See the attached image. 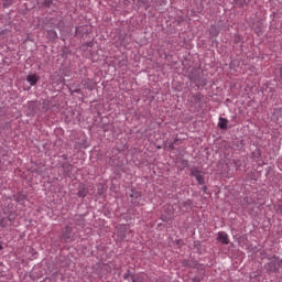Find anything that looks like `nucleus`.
Here are the masks:
<instances>
[{"label": "nucleus", "instance_id": "nucleus-35", "mask_svg": "<svg viewBox=\"0 0 282 282\" xmlns=\"http://www.w3.org/2000/svg\"><path fill=\"white\" fill-rule=\"evenodd\" d=\"M192 282H202V279H199L198 276H194V278L192 279Z\"/></svg>", "mask_w": 282, "mask_h": 282}, {"label": "nucleus", "instance_id": "nucleus-20", "mask_svg": "<svg viewBox=\"0 0 282 282\" xmlns=\"http://www.w3.org/2000/svg\"><path fill=\"white\" fill-rule=\"evenodd\" d=\"M17 217H18L17 212L11 210V212H9L7 219H8V221H14L17 219Z\"/></svg>", "mask_w": 282, "mask_h": 282}, {"label": "nucleus", "instance_id": "nucleus-40", "mask_svg": "<svg viewBox=\"0 0 282 282\" xmlns=\"http://www.w3.org/2000/svg\"><path fill=\"white\" fill-rule=\"evenodd\" d=\"M87 46H88V47H94V42H88V43H87Z\"/></svg>", "mask_w": 282, "mask_h": 282}, {"label": "nucleus", "instance_id": "nucleus-15", "mask_svg": "<svg viewBox=\"0 0 282 282\" xmlns=\"http://www.w3.org/2000/svg\"><path fill=\"white\" fill-rule=\"evenodd\" d=\"M209 35L213 37L219 36V29H217L215 25H212L209 28Z\"/></svg>", "mask_w": 282, "mask_h": 282}, {"label": "nucleus", "instance_id": "nucleus-17", "mask_svg": "<svg viewBox=\"0 0 282 282\" xmlns=\"http://www.w3.org/2000/svg\"><path fill=\"white\" fill-rule=\"evenodd\" d=\"M88 191L85 185L79 187V191L77 193V197H85L87 195Z\"/></svg>", "mask_w": 282, "mask_h": 282}, {"label": "nucleus", "instance_id": "nucleus-44", "mask_svg": "<svg viewBox=\"0 0 282 282\" xmlns=\"http://www.w3.org/2000/svg\"><path fill=\"white\" fill-rule=\"evenodd\" d=\"M0 34H6V31H4V30H2V31L0 32Z\"/></svg>", "mask_w": 282, "mask_h": 282}, {"label": "nucleus", "instance_id": "nucleus-14", "mask_svg": "<svg viewBox=\"0 0 282 282\" xmlns=\"http://www.w3.org/2000/svg\"><path fill=\"white\" fill-rule=\"evenodd\" d=\"M188 166H191L188 160L182 159L178 166L180 171H184V169H188Z\"/></svg>", "mask_w": 282, "mask_h": 282}, {"label": "nucleus", "instance_id": "nucleus-11", "mask_svg": "<svg viewBox=\"0 0 282 282\" xmlns=\"http://www.w3.org/2000/svg\"><path fill=\"white\" fill-rule=\"evenodd\" d=\"M181 208H184L185 213H188L193 208V199H187L181 203Z\"/></svg>", "mask_w": 282, "mask_h": 282}, {"label": "nucleus", "instance_id": "nucleus-21", "mask_svg": "<svg viewBox=\"0 0 282 282\" xmlns=\"http://www.w3.org/2000/svg\"><path fill=\"white\" fill-rule=\"evenodd\" d=\"M235 1V6H237V8H243V6H246V0H234Z\"/></svg>", "mask_w": 282, "mask_h": 282}, {"label": "nucleus", "instance_id": "nucleus-26", "mask_svg": "<svg viewBox=\"0 0 282 282\" xmlns=\"http://www.w3.org/2000/svg\"><path fill=\"white\" fill-rule=\"evenodd\" d=\"M14 3V0H3V8H10Z\"/></svg>", "mask_w": 282, "mask_h": 282}, {"label": "nucleus", "instance_id": "nucleus-6", "mask_svg": "<svg viewBox=\"0 0 282 282\" xmlns=\"http://www.w3.org/2000/svg\"><path fill=\"white\" fill-rule=\"evenodd\" d=\"M37 6L42 9L50 10L54 6V0H36Z\"/></svg>", "mask_w": 282, "mask_h": 282}, {"label": "nucleus", "instance_id": "nucleus-19", "mask_svg": "<svg viewBox=\"0 0 282 282\" xmlns=\"http://www.w3.org/2000/svg\"><path fill=\"white\" fill-rule=\"evenodd\" d=\"M13 199H14V202H17L18 204L21 203V202H24V199H25V194H15V195H13Z\"/></svg>", "mask_w": 282, "mask_h": 282}, {"label": "nucleus", "instance_id": "nucleus-41", "mask_svg": "<svg viewBox=\"0 0 282 282\" xmlns=\"http://www.w3.org/2000/svg\"><path fill=\"white\" fill-rule=\"evenodd\" d=\"M74 36H78V26H77L76 30H75Z\"/></svg>", "mask_w": 282, "mask_h": 282}, {"label": "nucleus", "instance_id": "nucleus-5", "mask_svg": "<svg viewBox=\"0 0 282 282\" xmlns=\"http://www.w3.org/2000/svg\"><path fill=\"white\" fill-rule=\"evenodd\" d=\"M131 197V204H134V206H140V197H142V192H139L137 189H132V193L130 194Z\"/></svg>", "mask_w": 282, "mask_h": 282}, {"label": "nucleus", "instance_id": "nucleus-43", "mask_svg": "<svg viewBox=\"0 0 282 282\" xmlns=\"http://www.w3.org/2000/svg\"><path fill=\"white\" fill-rule=\"evenodd\" d=\"M35 173L41 174V171L39 169L35 170Z\"/></svg>", "mask_w": 282, "mask_h": 282}, {"label": "nucleus", "instance_id": "nucleus-13", "mask_svg": "<svg viewBox=\"0 0 282 282\" xmlns=\"http://www.w3.org/2000/svg\"><path fill=\"white\" fill-rule=\"evenodd\" d=\"M132 282H147V279L144 278V273L142 272L134 273V275H132Z\"/></svg>", "mask_w": 282, "mask_h": 282}, {"label": "nucleus", "instance_id": "nucleus-12", "mask_svg": "<svg viewBox=\"0 0 282 282\" xmlns=\"http://www.w3.org/2000/svg\"><path fill=\"white\" fill-rule=\"evenodd\" d=\"M36 109H39V102L37 101H29L28 110L30 111V113H36Z\"/></svg>", "mask_w": 282, "mask_h": 282}, {"label": "nucleus", "instance_id": "nucleus-7", "mask_svg": "<svg viewBox=\"0 0 282 282\" xmlns=\"http://www.w3.org/2000/svg\"><path fill=\"white\" fill-rule=\"evenodd\" d=\"M217 240L223 243V246H228L230 243V240L228 239V234L225 231L218 232V238Z\"/></svg>", "mask_w": 282, "mask_h": 282}, {"label": "nucleus", "instance_id": "nucleus-1", "mask_svg": "<svg viewBox=\"0 0 282 282\" xmlns=\"http://www.w3.org/2000/svg\"><path fill=\"white\" fill-rule=\"evenodd\" d=\"M267 259L269 262L263 265L267 274H279L282 268V259L279 256H273Z\"/></svg>", "mask_w": 282, "mask_h": 282}, {"label": "nucleus", "instance_id": "nucleus-9", "mask_svg": "<svg viewBox=\"0 0 282 282\" xmlns=\"http://www.w3.org/2000/svg\"><path fill=\"white\" fill-rule=\"evenodd\" d=\"M41 77H39L36 74H31L26 76L28 83L31 85V87H34L36 83H39Z\"/></svg>", "mask_w": 282, "mask_h": 282}, {"label": "nucleus", "instance_id": "nucleus-2", "mask_svg": "<svg viewBox=\"0 0 282 282\" xmlns=\"http://www.w3.org/2000/svg\"><path fill=\"white\" fill-rule=\"evenodd\" d=\"M188 76L191 83H195L200 87H206V85H208V79L202 77V73L199 72V69L194 68Z\"/></svg>", "mask_w": 282, "mask_h": 282}, {"label": "nucleus", "instance_id": "nucleus-3", "mask_svg": "<svg viewBox=\"0 0 282 282\" xmlns=\"http://www.w3.org/2000/svg\"><path fill=\"white\" fill-rule=\"evenodd\" d=\"M191 177H195L197 184L199 186H204L206 184V178L204 177V171L199 170V167H192L191 169Z\"/></svg>", "mask_w": 282, "mask_h": 282}, {"label": "nucleus", "instance_id": "nucleus-38", "mask_svg": "<svg viewBox=\"0 0 282 282\" xmlns=\"http://www.w3.org/2000/svg\"><path fill=\"white\" fill-rule=\"evenodd\" d=\"M202 191H203L204 193H208V187H207V186H203Z\"/></svg>", "mask_w": 282, "mask_h": 282}, {"label": "nucleus", "instance_id": "nucleus-33", "mask_svg": "<svg viewBox=\"0 0 282 282\" xmlns=\"http://www.w3.org/2000/svg\"><path fill=\"white\" fill-rule=\"evenodd\" d=\"M169 149H170V151H175V143H171V144L169 145Z\"/></svg>", "mask_w": 282, "mask_h": 282}, {"label": "nucleus", "instance_id": "nucleus-10", "mask_svg": "<svg viewBox=\"0 0 282 282\" xmlns=\"http://www.w3.org/2000/svg\"><path fill=\"white\" fill-rule=\"evenodd\" d=\"M228 119L224 118V117H219V121H218V128L221 129L223 131H227L228 130Z\"/></svg>", "mask_w": 282, "mask_h": 282}, {"label": "nucleus", "instance_id": "nucleus-24", "mask_svg": "<svg viewBox=\"0 0 282 282\" xmlns=\"http://www.w3.org/2000/svg\"><path fill=\"white\" fill-rule=\"evenodd\" d=\"M193 246H194L195 250H197V252H200L202 242H199V240L194 241Z\"/></svg>", "mask_w": 282, "mask_h": 282}, {"label": "nucleus", "instance_id": "nucleus-34", "mask_svg": "<svg viewBox=\"0 0 282 282\" xmlns=\"http://www.w3.org/2000/svg\"><path fill=\"white\" fill-rule=\"evenodd\" d=\"M75 221H80V223H79V226H85V223L83 221V218H82V217H79V219H75Z\"/></svg>", "mask_w": 282, "mask_h": 282}, {"label": "nucleus", "instance_id": "nucleus-23", "mask_svg": "<svg viewBox=\"0 0 282 282\" xmlns=\"http://www.w3.org/2000/svg\"><path fill=\"white\" fill-rule=\"evenodd\" d=\"M204 99V95L202 93H198L194 96L195 102H200Z\"/></svg>", "mask_w": 282, "mask_h": 282}, {"label": "nucleus", "instance_id": "nucleus-30", "mask_svg": "<svg viewBox=\"0 0 282 282\" xmlns=\"http://www.w3.org/2000/svg\"><path fill=\"white\" fill-rule=\"evenodd\" d=\"M237 149H243V141H239V143H237Z\"/></svg>", "mask_w": 282, "mask_h": 282}, {"label": "nucleus", "instance_id": "nucleus-28", "mask_svg": "<svg viewBox=\"0 0 282 282\" xmlns=\"http://www.w3.org/2000/svg\"><path fill=\"white\" fill-rule=\"evenodd\" d=\"M275 72H276V74H279V76L282 80V65L281 64L278 65V68L275 69Z\"/></svg>", "mask_w": 282, "mask_h": 282}, {"label": "nucleus", "instance_id": "nucleus-27", "mask_svg": "<svg viewBox=\"0 0 282 282\" xmlns=\"http://www.w3.org/2000/svg\"><path fill=\"white\" fill-rule=\"evenodd\" d=\"M181 265L183 268H189L191 267V262L188 260L184 259V260L181 261Z\"/></svg>", "mask_w": 282, "mask_h": 282}, {"label": "nucleus", "instance_id": "nucleus-32", "mask_svg": "<svg viewBox=\"0 0 282 282\" xmlns=\"http://www.w3.org/2000/svg\"><path fill=\"white\" fill-rule=\"evenodd\" d=\"M196 270H200V271L204 272V270H205L204 264H199V263H198Z\"/></svg>", "mask_w": 282, "mask_h": 282}, {"label": "nucleus", "instance_id": "nucleus-45", "mask_svg": "<svg viewBox=\"0 0 282 282\" xmlns=\"http://www.w3.org/2000/svg\"><path fill=\"white\" fill-rule=\"evenodd\" d=\"M0 250H3V245L0 243Z\"/></svg>", "mask_w": 282, "mask_h": 282}, {"label": "nucleus", "instance_id": "nucleus-25", "mask_svg": "<svg viewBox=\"0 0 282 282\" xmlns=\"http://www.w3.org/2000/svg\"><path fill=\"white\" fill-rule=\"evenodd\" d=\"M197 265H199V262H198L197 260H192V261L189 262V268H191L192 270L197 269Z\"/></svg>", "mask_w": 282, "mask_h": 282}, {"label": "nucleus", "instance_id": "nucleus-46", "mask_svg": "<svg viewBox=\"0 0 282 282\" xmlns=\"http://www.w3.org/2000/svg\"><path fill=\"white\" fill-rule=\"evenodd\" d=\"M1 265H3V262H0V268H1Z\"/></svg>", "mask_w": 282, "mask_h": 282}, {"label": "nucleus", "instance_id": "nucleus-37", "mask_svg": "<svg viewBox=\"0 0 282 282\" xmlns=\"http://www.w3.org/2000/svg\"><path fill=\"white\" fill-rule=\"evenodd\" d=\"M256 156H257V158H260V156H261V150H257Z\"/></svg>", "mask_w": 282, "mask_h": 282}, {"label": "nucleus", "instance_id": "nucleus-29", "mask_svg": "<svg viewBox=\"0 0 282 282\" xmlns=\"http://www.w3.org/2000/svg\"><path fill=\"white\" fill-rule=\"evenodd\" d=\"M234 164H235L236 169H240V166H241V161H239V160H234Z\"/></svg>", "mask_w": 282, "mask_h": 282}, {"label": "nucleus", "instance_id": "nucleus-18", "mask_svg": "<svg viewBox=\"0 0 282 282\" xmlns=\"http://www.w3.org/2000/svg\"><path fill=\"white\" fill-rule=\"evenodd\" d=\"M62 169L65 171V173H72L73 165L69 162H65L62 164Z\"/></svg>", "mask_w": 282, "mask_h": 282}, {"label": "nucleus", "instance_id": "nucleus-4", "mask_svg": "<svg viewBox=\"0 0 282 282\" xmlns=\"http://www.w3.org/2000/svg\"><path fill=\"white\" fill-rule=\"evenodd\" d=\"M72 232H74V229L70 226H65L61 236L62 241H68V239H72Z\"/></svg>", "mask_w": 282, "mask_h": 282}, {"label": "nucleus", "instance_id": "nucleus-42", "mask_svg": "<svg viewBox=\"0 0 282 282\" xmlns=\"http://www.w3.org/2000/svg\"><path fill=\"white\" fill-rule=\"evenodd\" d=\"M62 158H63L64 160H68L67 154L62 155Z\"/></svg>", "mask_w": 282, "mask_h": 282}, {"label": "nucleus", "instance_id": "nucleus-36", "mask_svg": "<svg viewBox=\"0 0 282 282\" xmlns=\"http://www.w3.org/2000/svg\"><path fill=\"white\" fill-rule=\"evenodd\" d=\"M73 93L74 94H82V90H80V88H77V89L73 90Z\"/></svg>", "mask_w": 282, "mask_h": 282}, {"label": "nucleus", "instance_id": "nucleus-16", "mask_svg": "<svg viewBox=\"0 0 282 282\" xmlns=\"http://www.w3.org/2000/svg\"><path fill=\"white\" fill-rule=\"evenodd\" d=\"M47 37L50 39V41H56V39H58V34L54 30H48Z\"/></svg>", "mask_w": 282, "mask_h": 282}, {"label": "nucleus", "instance_id": "nucleus-47", "mask_svg": "<svg viewBox=\"0 0 282 282\" xmlns=\"http://www.w3.org/2000/svg\"><path fill=\"white\" fill-rule=\"evenodd\" d=\"M42 282H47L46 280L42 281Z\"/></svg>", "mask_w": 282, "mask_h": 282}, {"label": "nucleus", "instance_id": "nucleus-31", "mask_svg": "<svg viewBox=\"0 0 282 282\" xmlns=\"http://www.w3.org/2000/svg\"><path fill=\"white\" fill-rule=\"evenodd\" d=\"M0 226H1L2 228H6V226H8V224L6 223V220L1 219V220H0Z\"/></svg>", "mask_w": 282, "mask_h": 282}, {"label": "nucleus", "instance_id": "nucleus-8", "mask_svg": "<svg viewBox=\"0 0 282 282\" xmlns=\"http://www.w3.org/2000/svg\"><path fill=\"white\" fill-rule=\"evenodd\" d=\"M82 85L85 87V89H88V91H94V87L96 84H94V79H83Z\"/></svg>", "mask_w": 282, "mask_h": 282}, {"label": "nucleus", "instance_id": "nucleus-39", "mask_svg": "<svg viewBox=\"0 0 282 282\" xmlns=\"http://www.w3.org/2000/svg\"><path fill=\"white\" fill-rule=\"evenodd\" d=\"M178 142H181V141L178 138H176V139H174L173 144H178Z\"/></svg>", "mask_w": 282, "mask_h": 282}, {"label": "nucleus", "instance_id": "nucleus-22", "mask_svg": "<svg viewBox=\"0 0 282 282\" xmlns=\"http://www.w3.org/2000/svg\"><path fill=\"white\" fill-rule=\"evenodd\" d=\"M135 273H131V270H128L126 274H123V280L128 281L129 279H132Z\"/></svg>", "mask_w": 282, "mask_h": 282}]
</instances>
